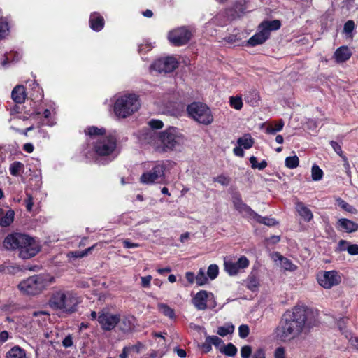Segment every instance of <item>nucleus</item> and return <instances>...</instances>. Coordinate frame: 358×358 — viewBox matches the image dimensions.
Segmentation results:
<instances>
[{"label":"nucleus","instance_id":"obj_1","mask_svg":"<svg viewBox=\"0 0 358 358\" xmlns=\"http://www.w3.org/2000/svg\"><path fill=\"white\" fill-rule=\"evenodd\" d=\"M307 320L306 310L302 306H295L283 314L274 333L276 339L283 343H291L298 338L305 327Z\"/></svg>","mask_w":358,"mask_h":358},{"label":"nucleus","instance_id":"obj_2","mask_svg":"<svg viewBox=\"0 0 358 358\" xmlns=\"http://www.w3.org/2000/svg\"><path fill=\"white\" fill-rule=\"evenodd\" d=\"M106 130L96 127H89L85 129V133L90 136H97L93 150L98 156H108L116 148L117 141L113 136H106Z\"/></svg>","mask_w":358,"mask_h":358},{"label":"nucleus","instance_id":"obj_3","mask_svg":"<svg viewBox=\"0 0 358 358\" xmlns=\"http://www.w3.org/2000/svg\"><path fill=\"white\" fill-rule=\"evenodd\" d=\"M79 303L76 294L72 291L64 289L54 292L48 301L50 307L53 310H59L66 313L76 312Z\"/></svg>","mask_w":358,"mask_h":358},{"label":"nucleus","instance_id":"obj_4","mask_svg":"<svg viewBox=\"0 0 358 358\" xmlns=\"http://www.w3.org/2000/svg\"><path fill=\"white\" fill-rule=\"evenodd\" d=\"M54 282V277L50 274L35 275L22 281L18 285V289L24 294L36 295Z\"/></svg>","mask_w":358,"mask_h":358},{"label":"nucleus","instance_id":"obj_5","mask_svg":"<svg viewBox=\"0 0 358 358\" xmlns=\"http://www.w3.org/2000/svg\"><path fill=\"white\" fill-rule=\"evenodd\" d=\"M141 106L138 96L129 94L118 98L114 105V112L119 117L125 118L136 112Z\"/></svg>","mask_w":358,"mask_h":358},{"label":"nucleus","instance_id":"obj_6","mask_svg":"<svg viewBox=\"0 0 358 358\" xmlns=\"http://www.w3.org/2000/svg\"><path fill=\"white\" fill-rule=\"evenodd\" d=\"M281 23L278 20H266L259 26V31L247 41V45L252 47L264 43L270 36L272 31L280 28Z\"/></svg>","mask_w":358,"mask_h":358},{"label":"nucleus","instance_id":"obj_7","mask_svg":"<svg viewBox=\"0 0 358 358\" xmlns=\"http://www.w3.org/2000/svg\"><path fill=\"white\" fill-rule=\"evenodd\" d=\"M187 112L189 117L199 124H210L213 122V116L210 108L204 103L194 102L187 106Z\"/></svg>","mask_w":358,"mask_h":358},{"label":"nucleus","instance_id":"obj_8","mask_svg":"<svg viewBox=\"0 0 358 358\" xmlns=\"http://www.w3.org/2000/svg\"><path fill=\"white\" fill-rule=\"evenodd\" d=\"M159 140L164 146V150H173L176 147L183 144L185 136L179 129L170 127L160 133Z\"/></svg>","mask_w":358,"mask_h":358},{"label":"nucleus","instance_id":"obj_9","mask_svg":"<svg viewBox=\"0 0 358 358\" xmlns=\"http://www.w3.org/2000/svg\"><path fill=\"white\" fill-rule=\"evenodd\" d=\"M31 237L22 233H13L8 234L4 239L3 244L7 250H18L22 249V247L25 243L29 244Z\"/></svg>","mask_w":358,"mask_h":358},{"label":"nucleus","instance_id":"obj_10","mask_svg":"<svg viewBox=\"0 0 358 358\" xmlns=\"http://www.w3.org/2000/svg\"><path fill=\"white\" fill-rule=\"evenodd\" d=\"M120 320L121 315L119 313L113 314L105 310L99 312L98 322L103 331L113 329Z\"/></svg>","mask_w":358,"mask_h":358},{"label":"nucleus","instance_id":"obj_11","mask_svg":"<svg viewBox=\"0 0 358 358\" xmlns=\"http://www.w3.org/2000/svg\"><path fill=\"white\" fill-rule=\"evenodd\" d=\"M165 166L162 164L155 165L150 171L142 174L141 182L143 184L162 182L164 179Z\"/></svg>","mask_w":358,"mask_h":358},{"label":"nucleus","instance_id":"obj_12","mask_svg":"<svg viewBox=\"0 0 358 358\" xmlns=\"http://www.w3.org/2000/svg\"><path fill=\"white\" fill-rule=\"evenodd\" d=\"M320 285L325 289H330L341 282V276L336 271H323L317 275Z\"/></svg>","mask_w":358,"mask_h":358},{"label":"nucleus","instance_id":"obj_13","mask_svg":"<svg viewBox=\"0 0 358 358\" xmlns=\"http://www.w3.org/2000/svg\"><path fill=\"white\" fill-rule=\"evenodd\" d=\"M210 308H213L216 306V302L213 293L208 292L206 290H201L196 294L192 299V303L194 307L199 310H204L207 308V301H211Z\"/></svg>","mask_w":358,"mask_h":358},{"label":"nucleus","instance_id":"obj_14","mask_svg":"<svg viewBox=\"0 0 358 358\" xmlns=\"http://www.w3.org/2000/svg\"><path fill=\"white\" fill-rule=\"evenodd\" d=\"M178 65L177 59L173 57H166L156 60L152 68L159 73H170L173 71Z\"/></svg>","mask_w":358,"mask_h":358},{"label":"nucleus","instance_id":"obj_15","mask_svg":"<svg viewBox=\"0 0 358 358\" xmlns=\"http://www.w3.org/2000/svg\"><path fill=\"white\" fill-rule=\"evenodd\" d=\"M250 262L245 256H241L236 262H233L231 259H225L224 270L230 275H234L247 268Z\"/></svg>","mask_w":358,"mask_h":358},{"label":"nucleus","instance_id":"obj_16","mask_svg":"<svg viewBox=\"0 0 358 358\" xmlns=\"http://www.w3.org/2000/svg\"><path fill=\"white\" fill-rule=\"evenodd\" d=\"M191 32L184 27H180L170 31L169 34V41L176 46L186 44L191 38Z\"/></svg>","mask_w":358,"mask_h":358},{"label":"nucleus","instance_id":"obj_17","mask_svg":"<svg viewBox=\"0 0 358 358\" xmlns=\"http://www.w3.org/2000/svg\"><path fill=\"white\" fill-rule=\"evenodd\" d=\"M232 203L234 208L243 215L249 219H252L255 211L246 203H245L241 197V195L238 193H235L232 196Z\"/></svg>","mask_w":358,"mask_h":358},{"label":"nucleus","instance_id":"obj_18","mask_svg":"<svg viewBox=\"0 0 358 358\" xmlns=\"http://www.w3.org/2000/svg\"><path fill=\"white\" fill-rule=\"evenodd\" d=\"M39 250L38 243L31 237L29 244L25 243L22 245V249L19 250V256L23 259H27L35 256Z\"/></svg>","mask_w":358,"mask_h":358},{"label":"nucleus","instance_id":"obj_19","mask_svg":"<svg viewBox=\"0 0 358 358\" xmlns=\"http://www.w3.org/2000/svg\"><path fill=\"white\" fill-rule=\"evenodd\" d=\"M336 227L339 231L353 233L358 230V224L346 218H341L338 220Z\"/></svg>","mask_w":358,"mask_h":358},{"label":"nucleus","instance_id":"obj_20","mask_svg":"<svg viewBox=\"0 0 358 358\" xmlns=\"http://www.w3.org/2000/svg\"><path fill=\"white\" fill-rule=\"evenodd\" d=\"M11 97L15 103H22L24 102L27 94L23 85L15 86L11 92Z\"/></svg>","mask_w":358,"mask_h":358},{"label":"nucleus","instance_id":"obj_21","mask_svg":"<svg viewBox=\"0 0 358 358\" xmlns=\"http://www.w3.org/2000/svg\"><path fill=\"white\" fill-rule=\"evenodd\" d=\"M90 25L94 31H99L103 28L104 19L99 13H94L90 15Z\"/></svg>","mask_w":358,"mask_h":358},{"label":"nucleus","instance_id":"obj_22","mask_svg":"<svg viewBox=\"0 0 358 358\" xmlns=\"http://www.w3.org/2000/svg\"><path fill=\"white\" fill-rule=\"evenodd\" d=\"M352 55V52L347 46L338 48L334 52V58L338 63L348 60Z\"/></svg>","mask_w":358,"mask_h":358},{"label":"nucleus","instance_id":"obj_23","mask_svg":"<svg viewBox=\"0 0 358 358\" xmlns=\"http://www.w3.org/2000/svg\"><path fill=\"white\" fill-rule=\"evenodd\" d=\"M296 209L300 216L302 217L306 222H310L313 219V213L307 206L304 205L303 203L301 201L296 202Z\"/></svg>","mask_w":358,"mask_h":358},{"label":"nucleus","instance_id":"obj_24","mask_svg":"<svg viewBox=\"0 0 358 358\" xmlns=\"http://www.w3.org/2000/svg\"><path fill=\"white\" fill-rule=\"evenodd\" d=\"M6 358H28L24 349L18 345H15L7 352Z\"/></svg>","mask_w":358,"mask_h":358},{"label":"nucleus","instance_id":"obj_25","mask_svg":"<svg viewBox=\"0 0 358 358\" xmlns=\"http://www.w3.org/2000/svg\"><path fill=\"white\" fill-rule=\"evenodd\" d=\"M274 256L280 262L281 266L287 271H293L296 270V266L292 264V262L286 257H284L279 252H275Z\"/></svg>","mask_w":358,"mask_h":358},{"label":"nucleus","instance_id":"obj_26","mask_svg":"<svg viewBox=\"0 0 358 358\" xmlns=\"http://www.w3.org/2000/svg\"><path fill=\"white\" fill-rule=\"evenodd\" d=\"M15 212L10 209L0 218V226L6 227L11 224L14 220Z\"/></svg>","mask_w":358,"mask_h":358},{"label":"nucleus","instance_id":"obj_27","mask_svg":"<svg viewBox=\"0 0 358 358\" xmlns=\"http://www.w3.org/2000/svg\"><path fill=\"white\" fill-rule=\"evenodd\" d=\"M251 220H253L257 222L264 224L269 227L274 226L277 224V222L275 221V219L266 217H262L256 212L255 213V214H253V216Z\"/></svg>","mask_w":358,"mask_h":358},{"label":"nucleus","instance_id":"obj_28","mask_svg":"<svg viewBox=\"0 0 358 358\" xmlns=\"http://www.w3.org/2000/svg\"><path fill=\"white\" fill-rule=\"evenodd\" d=\"M284 124V121L282 120H279L277 122L270 124L267 127L266 131L269 134H275L276 132L280 131L283 129Z\"/></svg>","mask_w":358,"mask_h":358},{"label":"nucleus","instance_id":"obj_29","mask_svg":"<svg viewBox=\"0 0 358 358\" xmlns=\"http://www.w3.org/2000/svg\"><path fill=\"white\" fill-rule=\"evenodd\" d=\"M237 143L244 149H250L252 147L254 141L250 134H246L243 137L239 138L237 141Z\"/></svg>","mask_w":358,"mask_h":358},{"label":"nucleus","instance_id":"obj_30","mask_svg":"<svg viewBox=\"0 0 358 358\" xmlns=\"http://www.w3.org/2000/svg\"><path fill=\"white\" fill-rule=\"evenodd\" d=\"M234 331V326L232 324H226L224 326L218 327L217 333L221 336H225L232 334Z\"/></svg>","mask_w":358,"mask_h":358},{"label":"nucleus","instance_id":"obj_31","mask_svg":"<svg viewBox=\"0 0 358 358\" xmlns=\"http://www.w3.org/2000/svg\"><path fill=\"white\" fill-rule=\"evenodd\" d=\"M158 309L165 316H167L169 318H173L175 317V313H174L173 309H172L171 308H170L168 305H166L165 303H159Z\"/></svg>","mask_w":358,"mask_h":358},{"label":"nucleus","instance_id":"obj_32","mask_svg":"<svg viewBox=\"0 0 358 358\" xmlns=\"http://www.w3.org/2000/svg\"><path fill=\"white\" fill-rule=\"evenodd\" d=\"M220 352L225 355L233 357L237 353V348L232 343H228L227 345L224 346L222 348L220 349Z\"/></svg>","mask_w":358,"mask_h":358},{"label":"nucleus","instance_id":"obj_33","mask_svg":"<svg viewBox=\"0 0 358 358\" xmlns=\"http://www.w3.org/2000/svg\"><path fill=\"white\" fill-rule=\"evenodd\" d=\"M24 169V164L20 162H14L10 166V173L12 176H17Z\"/></svg>","mask_w":358,"mask_h":358},{"label":"nucleus","instance_id":"obj_34","mask_svg":"<svg viewBox=\"0 0 358 358\" xmlns=\"http://www.w3.org/2000/svg\"><path fill=\"white\" fill-rule=\"evenodd\" d=\"M323 171L316 164H314L311 169V177L314 181H319L323 177Z\"/></svg>","mask_w":358,"mask_h":358},{"label":"nucleus","instance_id":"obj_35","mask_svg":"<svg viewBox=\"0 0 358 358\" xmlns=\"http://www.w3.org/2000/svg\"><path fill=\"white\" fill-rule=\"evenodd\" d=\"M285 166L289 169H295L299 166V159L296 155L287 157L285 161Z\"/></svg>","mask_w":358,"mask_h":358},{"label":"nucleus","instance_id":"obj_36","mask_svg":"<svg viewBox=\"0 0 358 358\" xmlns=\"http://www.w3.org/2000/svg\"><path fill=\"white\" fill-rule=\"evenodd\" d=\"M208 282V278L203 268H200L197 275H196V282L199 286H203Z\"/></svg>","mask_w":358,"mask_h":358},{"label":"nucleus","instance_id":"obj_37","mask_svg":"<svg viewBox=\"0 0 358 358\" xmlns=\"http://www.w3.org/2000/svg\"><path fill=\"white\" fill-rule=\"evenodd\" d=\"M355 24L353 20H348L343 26V33H345L348 36L352 38V31L355 29Z\"/></svg>","mask_w":358,"mask_h":358},{"label":"nucleus","instance_id":"obj_38","mask_svg":"<svg viewBox=\"0 0 358 358\" xmlns=\"http://www.w3.org/2000/svg\"><path fill=\"white\" fill-rule=\"evenodd\" d=\"M230 106L236 110H241L243 107L242 99L240 96H231L230 98Z\"/></svg>","mask_w":358,"mask_h":358},{"label":"nucleus","instance_id":"obj_39","mask_svg":"<svg viewBox=\"0 0 358 358\" xmlns=\"http://www.w3.org/2000/svg\"><path fill=\"white\" fill-rule=\"evenodd\" d=\"M219 273L218 266L216 264H210L207 271L208 276L211 279L214 280L217 278Z\"/></svg>","mask_w":358,"mask_h":358},{"label":"nucleus","instance_id":"obj_40","mask_svg":"<svg viewBox=\"0 0 358 358\" xmlns=\"http://www.w3.org/2000/svg\"><path fill=\"white\" fill-rule=\"evenodd\" d=\"M94 248V245L90 247L83 251H73L70 254L71 257L75 258H82L87 256Z\"/></svg>","mask_w":358,"mask_h":358},{"label":"nucleus","instance_id":"obj_41","mask_svg":"<svg viewBox=\"0 0 358 358\" xmlns=\"http://www.w3.org/2000/svg\"><path fill=\"white\" fill-rule=\"evenodd\" d=\"M250 94L252 96L251 99H250L249 96H245V100L250 103L252 106H257L258 104V101L259 96L256 90H252L250 92Z\"/></svg>","mask_w":358,"mask_h":358},{"label":"nucleus","instance_id":"obj_42","mask_svg":"<svg viewBox=\"0 0 358 358\" xmlns=\"http://www.w3.org/2000/svg\"><path fill=\"white\" fill-rule=\"evenodd\" d=\"M337 201H338V206L343 210H346L347 212L352 213L355 210L354 207H352V206H350V204H348L347 202L342 200L341 199H338L337 200Z\"/></svg>","mask_w":358,"mask_h":358},{"label":"nucleus","instance_id":"obj_43","mask_svg":"<svg viewBox=\"0 0 358 358\" xmlns=\"http://www.w3.org/2000/svg\"><path fill=\"white\" fill-rule=\"evenodd\" d=\"M250 333L249 327L247 324H241L238 327V334L241 338H246Z\"/></svg>","mask_w":358,"mask_h":358},{"label":"nucleus","instance_id":"obj_44","mask_svg":"<svg viewBox=\"0 0 358 358\" xmlns=\"http://www.w3.org/2000/svg\"><path fill=\"white\" fill-rule=\"evenodd\" d=\"M206 338L211 345H214L217 348L223 344V341L217 336H208Z\"/></svg>","mask_w":358,"mask_h":358},{"label":"nucleus","instance_id":"obj_45","mask_svg":"<svg viewBox=\"0 0 358 358\" xmlns=\"http://www.w3.org/2000/svg\"><path fill=\"white\" fill-rule=\"evenodd\" d=\"M213 181L219 182L222 185L227 186L230 182V178L224 175H220L216 178H214Z\"/></svg>","mask_w":358,"mask_h":358},{"label":"nucleus","instance_id":"obj_46","mask_svg":"<svg viewBox=\"0 0 358 358\" xmlns=\"http://www.w3.org/2000/svg\"><path fill=\"white\" fill-rule=\"evenodd\" d=\"M9 31L8 24L6 22H0V39L5 38Z\"/></svg>","mask_w":358,"mask_h":358},{"label":"nucleus","instance_id":"obj_47","mask_svg":"<svg viewBox=\"0 0 358 358\" xmlns=\"http://www.w3.org/2000/svg\"><path fill=\"white\" fill-rule=\"evenodd\" d=\"M252 353V348L250 345H244L241 348V355L242 358H249Z\"/></svg>","mask_w":358,"mask_h":358},{"label":"nucleus","instance_id":"obj_48","mask_svg":"<svg viewBox=\"0 0 358 358\" xmlns=\"http://www.w3.org/2000/svg\"><path fill=\"white\" fill-rule=\"evenodd\" d=\"M342 159L343 160V167L345 169V172L346 173L348 177L350 179L352 177V173L350 171V166L349 162L345 156H342Z\"/></svg>","mask_w":358,"mask_h":358},{"label":"nucleus","instance_id":"obj_49","mask_svg":"<svg viewBox=\"0 0 358 358\" xmlns=\"http://www.w3.org/2000/svg\"><path fill=\"white\" fill-rule=\"evenodd\" d=\"M148 124L152 129H162L164 126L163 122L159 120H151Z\"/></svg>","mask_w":358,"mask_h":358},{"label":"nucleus","instance_id":"obj_50","mask_svg":"<svg viewBox=\"0 0 358 358\" xmlns=\"http://www.w3.org/2000/svg\"><path fill=\"white\" fill-rule=\"evenodd\" d=\"M346 250L351 255H358V245L357 244H348Z\"/></svg>","mask_w":358,"mask_h":358},{"label":"nucleus","instance_id":"obj_51","mask_svg":"<svg viewBox=\"0 0 358 358\" xmlns=\"http://www.w3.org/2000/svg\"><path fill=\"white\" fill-rule=\"evenodd\" d=\"M330 145H331L332 148L334 149V150L339 155L342 157V156H344L343 155V151H342V149H341V146L336 141H330Z\"/></svg>","mask_w":358,"mask_h":358},{"label":"nucleus","instance_id":"obj_52","mask_svg":"<svg viewBox=\"0 0 358 358\" xmlns=\"http://www.w3.org/2000/svg\"><path fill=\"white\" fill-rule=\"evenodd\" d=\"M26 208L28 211L32 210L34 205L33 197L29 194H27V199H25Z\"/></svg>","mask_w":358,"mask_h":358},{"label":"nucleus","instance_id":"obj_53","mask_svg":"<svg viewBox=\"0 0 358 358\" xmlns=\"http://www.w3.org/2000/svg\"><path fill=\"white\" fill-rule=\"evenodd\" d=\"M130 352H136L138 353L143 348V345L141 343H137L135 345L127 346Z\"/></svg>","mask_w":358,"mask_h":358},{"label":"nucleus","instance_id":"obj_54","mask_svg":"<svg viewBox=\"0 0 358 358\" xmlns=\"http://www.w3.org/2000/svg\"><path fill=\"white\" fill-rule=\"evenodd\" d=\"M8 110L10 111V115L13 117L21 113V108L17 105L10 106Z\"/></svg>","mask_w":358,"mask_h":358},{"label":"nucleus","instance_id":"obj_55","mask_svg":"<svg viewBox=\"0 0 358 358\" xmlns=\"http://www.w3.org/2000/svg\"><path fill=\"white\" fill-rule=\"evenodd\" d=\"M275 358H285V351L284 348L279 347L275 351Z\"/></svg>","mask_w":358,"mask_h":358},{"label":"nucleus","instance_id":"obj_56","mask_svg":"<svg viewBox=\"0 0 358 358\" xmlns=\"http://www.w3.org/2000/svg\"><path fill=\"white\" fill-rule=\"evenodd\" d=\"M152 280L151 275H147L141 278V285L143 287H149Z\"/></svg>","mask_w":358,"mask_h":358},{"label":"nucleus","instance_id":"obj_57","mask_svg":"<svg viewBox=\"0 0 358 358\" xmlns=\"http://www.w3.org/2000/svg\"><path fill=\"white\" fill-rule=\"evenodd\" d=\"M123 245L125 248H138L140 246L138 243H131L128 239H125L122 241Z\"/></svg>","mask_w":358,"mask_h":358},{"label":"nucleus","instance_id":"obj_58","mask_svg":"<svg viewBox=\"0 0 358 358\" xmlns=\"http://www.w3.org/2000/svg\"><path fill=\"white\" fill-rule=\"evenodd\" d=\"M73 339L71 335H68L64 338L62 344L65 348H69L73 345Z\"/></svg>","mask_w":358,"mask_h":358},{"label":"nucleus","instance_id":"obj_59","mask_svg":"<svg viewBox=\"0 0 358 358\" xmlns=\"http://www.w3.org/2000/svg\"><path fill=\"white\" fill-rule=\"evenodd\" d=\"M234 11L236 14L242 13L244 12L245 8L241 3H236L234 6Z\"/></svg>","mask_w":358,"mask_h":358},{"label":"nucleus","instance_id":"obj_60","mask_svg":"<svg viewBox=\"0 0 358 358\" xmlns=\"http://www.w3.org/2000/svg\"><path fill=\"white\" fill-rule=\"evenodd\" d=\"M233 152L236 156L243 157L244 156V151L241 146L235 147L233 149Z\"/></svg>","mask_w":358,"mask_h":358},{"label":"nucleus","instance_id":"obj_61","mask_svg":"<svg viewBox=\"0 0 358 358\" xmlns=\"http://www.w3.org/2000/svg\"><path fill=\"white\" fill-rule=\"evenodd\" d=\"M185 278L187 279V280L189 282V283L190 284H193L194 281H196V276L194 275V273L192 272H187L185 273Z\"/></svg>","mask_w":358,"mask_h":358},{"label":"nucleus","instance_id":"obj_62","mask_svg":"<svg viewBox=\"0 0 358 358\" xmlns=\"http://www.w3.org/2000/svg\"><path fill=\"white\" fill-rule=\"evenodd\" d=\"M209 341L206 338L205 342L202 344L201 348L205 352H208L211 350L212 347Z\"/></svg>","mask_w":358,"mask_h":358},{"label":"nucleus","instance_id":"obj_63","mask_svg":"<svg viewBox=\"0 0 358 358\" xmlns=\"http://www.w3.org/2000/svg\"><path fill=\"white\" fill-rule=\"evenodd\" d=\"M252 358H265V353L262 349H258L252 355Z\"/></svg>","mask_w":358,"mask_h":358},{"label":"nucleus","instance_id":"obj_64","mask_svg":"<svg viewBox=\"0 0 358 358\" xmlns=\"http://www.w3.org/2000/svg\"><path fill=\"white\" fill-rule=\"evenodd\" d=\"M9 338V334L7 331H3L0 333V343H5Z\"/></svg>","mask_w":358,"mask_h":358}]
</instances>
